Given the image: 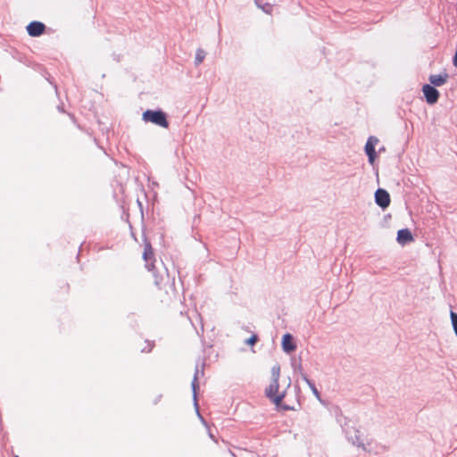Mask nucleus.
<instances>
[{"label":"nucleus","instance_id":"nucleus-1","mask_svg":"<svg viewBox=\"0 0 457 457\" xmlns=\"http://www.w3.org/2000/svg\"><path fill=\"white\" fill-rule=\"evenodd\" d=\"M290 386V378L287 377L284 379H280V366L274 364L270 369V381L265 389V395L277 408L287 409V406H282V401Z\"/></svg>","mask_w":457,"mask_h":457},{"label":"nucleus","instance_id":"nucleus-2","mask_svg":"<svg viewBox=\"0 0 457 457\" xmlns=\"http://www.w3.org/2000/svg\"><path fill=\"white\" fill-rule=\"evenodd\" d=\"M347 441L358 450L367 453H376V443L373 436L367 430L354 426L345 429Z\"/></svg>","mask_w":457,"mask_h":457},{"label":"nucleus","instance_id":"nucleus-3","mask_svg":"<svg viewBox=\"0 0 457 457\" xmlns=\"http://www.w3.org/2000/svg\"><path fill=\"white\" fill-rule=\"evenodd\" d=\"M143 120L159 125L162 128L168 127L165 114L161 111H145L143 113Z\"/></svg>","mask_w":457,"mask_h":457},{"label":"nucleus","instance_id":"nucleus-4","mask_svg":"<svg viewBox=\"0 0 457 457\" xmlns=\"http://www.w3.org/2000/svg\"><path fill=\"white\" fill-rule=\"evenodd\" d=\"M378 142H379L378 138L374 136H370L366 142L365 153L369 157V162L370 164H374V162L376 161L377 154L375 151V147L378 144Z\"/></svg>","mask_w":457,"mask_h":457},{"label":"nucleus","instance_id":"nucleus-5","mask_svg":"<svg viewBox=\"0 0 457 457\" xmlns=\"http://www.w3.org/2000/svg\"><path fill=\"white\" fill-rule=\"evenodd\" d=\"M422 92L426 97V101L429 104H434L437 102L439 97V92L430 85H424Z\"/></svg>","mask_w":457,"mask_h":457},{"label":"nucleus","instance_id":"nucleus-6","mask_svg":"<svg viewBox=\"0 0 457 457\" xmlns=\"http://www.w3.org/2000/svg\"><path fill=\"white\" fill-rule=\"evenodd\" d=\"M376 204L385 209L390 204V195L385 189H378L375 193Z\"/></svg>","mask_w":457,"mask_h":457},{"label":"nucleus","instance_id":"nucleus-7","mask_svg":"<svg viewBox=\"0 0 457 457\" xmlns=\"http://www.w3.org/2000/svg\"><path fill=\"white\" fill-rule=\"evenodd\" d=\"M282 349L286 353H291L296 349V345L290 334H285L281 342Z\"/></svg>","mask_w":457,"mask_h":457},{"label":"nucleus","instance_id":"nucleus-8","mask_svg":"<svg viewBox=\"0 0 457 457\" xmlns=\"http://www.w3.org/2000/svg\"><path fill=\"white\" fill-rule=\"evenodd\" d=\"M397 242L401 245H404L414 240L411 232L408 228L400 229L397 232Z\"/></svg>","mask_w":457,"mask_h":457},{"label":"nucleus","instance_id":"nucleus-9","mask_svg":"<svg viewBox=\"0 0 457 457\" xmlns=\"http://www.w3.org/2000/svg\"><path fill=\"white\" fill-rule=\"evenodd\" d=\"M45 29V25L41 22L33 21L27 27L28 33L32 37L40 36Z\"/></svg>","mask_w":457,"mask_h":457},{"label":"nucleus","instance_id":"nucleus-10","mask_svg":"<svg viewBox=\"0 0 457 457\" xmlns=\"http://www.w3.org/2000/svg\"><path fill=\"white\" fill-rule=\"evenodd\" d=\"M448 79L447 73L433 74L429 77V81L436 87L444 85Z\"/></svg>","mask_w":457,"mask_h":457},{"label":"nucleus","instance_id":"nucleus-11","mask_svg":"<svg viewBox=\"0 0 457 457\" xmlns=\"http://www.w3.org/2000/svg\"><path fill=\"white\" fill-rule=\"evenodd\" d=\"M206 52L203 48H197L195 55V65H200L206 57Z\"/></svg>","mask_w":457,"mask_h":457},{"label":"nucleus","instance_id":"nucleus-12","mask_svg":"<svg viewBox=\"0 0 457 457\" xmlns=\"http://www.w3.org/2000/svg\"><path fill=\"white\" fill-rule=\"evenodd\" d=\"M257 336L253 335L250 338H248L245 343L249 345H253L257 342Z\"/></svg>","mask_w":457,"mask_h":457},{"label":"nucleus","instance_id":"nucleus-13","mask_svg":"<svg viewBox=\"0 0 457 457\" xmlns=\"http://www.w3.org/2000/svg\"><path fill=\"white\" fill-rule=\"evenodd\" d=\"M303 379L306 381V383L309 385V386L312 388V390L313 391L314 394H318V391L316 389V387L314 386V385L304 376L303 377Z\"/></svg>","mask_w":457,"mask_h":457},{"label":"nucleus","instance_id":"nucleus-14","mask_svg":"<svg viewBox=\"0 0 457 457\" xmlns=\"http://www.w3.org/2000/svg\"><path fill=\"white\" fill-rule=\"evenodd\" d=\"M150 254H152V249L147 245L144 252V258L146 260Z\"/></svg>","mask_w":457,"mask_h":457},{"label":"nucleus","instance_id":"nucleus-15","mask_svg":"<svg viewBox=\"0 0 457 457\" xmlns=\"http://www.w3.org/2000/svg\"><path fill=\"white\" fill-rule=\"evenodd\" d=\"M453 65L455 67H457V50H456V53H455V55L453 57Z\"/></svg>","mask_w":457,"mask_h":457},{"label":"nucleus","instance_id":"nucleus-16","mask_svg":"<svg viewBox=\"0 0 457 457\" xmlns=\"http://www.w3.org/2000/svg\"><path fill=\"white\" fill-rule=\"evenodd\" d=\"M15 457H18V456H15Z\"/></svg>","mask_w":457,"mask_h":457}]
</instances>
